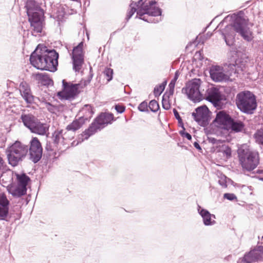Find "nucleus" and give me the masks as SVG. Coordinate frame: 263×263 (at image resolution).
I'll return each instance as SVG.
<instances>
[{
    "label": "nucleus",
    "mask_w": 263,
    "mask_h": 263,
    "mask_svg": "<svg viewBox=\"0 0 263 263\" xmlns=\"http://www.w3.org/2000/svg\"><path fill=\"white\" fill-rule=\"evenodd\" d=\"M130 10L128 11L126 19L128 20L137 11V17L148 23H158L160 19L154 18L153 16H160L161 11L156 6L155 1H148L147 0H140L138 3L132 2L130 5Z\"/></svg>",
    "instance_id": "nucleus-1"
},
{
    "label": "nucleus",
    "mask_w": 263,
    "mask_h": 263,
    "mask_svg": "<svg viewBox=\"0 0 263 263\" xmlns=\"http://www.w3.org/2000/svg\"><path fill=\"white\" fill-rule=\"evenodd\" d=\"M234 31L248 42L251 41L253 38V33L248 27L247 21L241 17H237L233 25L227 26L222 32L226 43L229 46L234 44Z\"/></svg>",
    "instance_id": "nucleus-2"
},
{
    "label": "nucleus",
    "mask_w": 263,
    "mask_h": 263,
    "mask_svg": "<svg viewBox=\"0 0 263 263\" xmlns=\"http://www.w3.org/2000/svg\"><path fill=\"white\" fill-rule=\"evenodd\" d=\"M238 155L242 167L247 171L254 170L259 163L258 153L250 151L246 145H242L238 148Z\"/></svg>",
    "instance_id": "nucleus-3"
},
{
    "label": "nucleus",
    "mask_w": 263,
    "mask_h": 263,
    "mask_svg": "<svg viewBox=\"0 0 263 263\" xmlns=\"http://www.w3.org/2000/svg\"><path fill=\"white\" fill-rule=\"evenodd\" d=\"M238 73L236 65L230 64L223 67L213 65L210 69V77L216 82H226L230 80L233 74Z\"/></svg>",
    "instance_id": "nucleus-4"
},
{
    "label": "nucleus",
    "mask_w": 263,
    "mask_h": 263,
    "mask_svg": "<svg viewBox=\"0 0 263 263\" xmlns=\"http://www.w3.org/2000/svg\"><path fill=\"white\" fill-rule=\"evenodd\" d=\"M236 104L242 112L248 114H252L257 107L255 96L249 91L238 93L236 98Z\"/></svg>",
    "instance_id": "nucleus-5"
},
{
    "label": "nucleus",
    "mask_w": 263,
    "mask_h": 263,
    "mask_svg": "<svg viewBox=\"0 0 263 263\" xmlns=\"http://www.w3.org/2000/svg\"><path fill=\"white\" fill-rule=\"evenodd\" d=\"M113 115L110 113L101 114L91 124L89 128L85 130L79 137L80 142L87 140L98 130L103 128L108 124L111 123L113 120Z\"/></svg>",
    "instance_id": "nucleus-6"
},
{
    "label": "nucleus",
    "mask_w": 263,
    "mask_h": 263,
    "mask_svg": "<svg viewBox=\"0 0 263 263\" xmlns=\"http://www.w3.org/2000/svg\"><path fill=\"white\" fill-rule=\"evenodd\" d=\"M28 147L19 141H16L8 149L7 157L9 163L13 166H16L25 158Z\"/></svg>",
    "instance_id": "nucleus-7"
},
{
    "label": "nucleus",
    "mask_w": 263,
    "mask_h": 263,
    "mask_svg": "<svg viewBox=\"0 0 263 263\" xmlns=\"http://www.w3.org/2000/svg\"><path fill=\"white\" fill-rule=\"evenodd\" d=\"M43 58V54L41 50H39V46H37L35 50L32 53L30 58L31 64L35 68L41 70H46L51 72L55 71L54 67V63L47 64L46 59ZM54 62V61L53 62Z\"/></svg>",
    "instance_id": "nucleus-8"
},
{
    "label": "nucleus",
    "mask_w": 263,
    "mask_h": 263,
    "mask_svg": "<svg viewBox=\"0 0 263 263\" xmlns=\"http://www.w3.org/2000/svg\"><path fill=\"white\" fill-rule=\"evenodd\" d=\"M201 81L199 79H194L186 84L182 92H185L188 98L194 101L199 102L202 99V95L199 90Z\"/></svg>",
    "instance_id": "nucleus-9"
},
{
    "label": "nucleus",
    "mask_w": 263,
    "mask_h": 263,
    "mask_svg": "<svg viewBox=\"0 0 263 263\" xmlns=\"http://www.w3.org/2000/svg\"><path fill=\"white\" fill-rule=\"evenodd\" d=\"M63 89L58 93L61 99L71 100L74 99L78 93L79 84H72L67 82L65 80L62 81Z\"/></svg>",
    "instance_id": "nucleus-10"
},
{
    "label": "nucleus",
    "mask_w": 263,
    "mask_h": 263,
    "mask_svg": "<svg viewBox=\"0 0 263 263\" xmlns=\"http://www.w3.org/2000/svg\"><path fill=\"white\" fill-rule=\"evenodd\" d=\"M84 43L81 42L74 47L70 54L72 60L73 69L79 72L84 63V52L83 50Z\"/></svg>",
    "instance_id": "nucleus-11"
},
{
    "label": "nucleus",
    "mask_w": 263,
    "mask_h": 263,
    "mask_svg": "<svg viewBox=\"0 0 263 263\" xmlns=\"http://www.w3.org/2000/svg\"><path fill=\"white\" fill-rule=\"evenodd\" d=\"M85 110L88 111V114L85 117H79L78 119L74 120L71 124H69L67 126L66 129L68 130L67 132L68 133L70 131L74 132L80 128L82 125L85 123V121H87L91 117L93 111L92 110L91 106L89 105H85L82 108V111H84Z\"/></svg>",
    "instance_id": "nucleus-12"
},
{
    "label": "nucleus",
    "mask_w": 263,
    "mask_h": 263,
    "mask_svg": "<svg viewBox=\"0 0 263 263\" xmlns=\"http://www.w3.org/2000/svg\"><path fill=\"white\" fill-rule=\"evenodd\" d=\"M205 97L215 107L221 108L223 106L222 96L218 88L212 87L208 89Z\"/></svg>",
    "instance_id": "nucleus-13"
},
{
    "label": "nucleus",
    "mask_w": 263,
    "mask_h": 263,
    "mask_svg": "<svg viewBox=\"0 0 263 263\" xmlns=\"http://www.w3.org/2000/svg\"><path fill=\"white\" fill-rule=\"evenodd\" d=\"M30 159L34 163L37 162L42 158L43 149L37 138H33L30 142Z\"/></svg>",
    "instance_id": "nucleus-14"
},
{
    "label": "nucleus",
    "mask_w": 263,
    "mask_h": 263,
    "mask_svg": "<svg viewBox=\"0 0 263 263\" xmlns=\"http://www.w3.org/2000/svg\"><path fill=\"white\" fill-rule=\"evenodd\" d=\"M263 257V246H258L246 253L241 260V263H254Z\"/></svg>",
    "instance_id": "nucleus-15"
},
{
    "label": "nucleus",
    "mask_w": 263,
    "mask_h": 263,
    "mask_svg": "<svg viewBox=\"0 0 263 263\" xmlns=\"http://www.w3.org/2000/svg\"><path fill=\"white\" fill-rule=\"evenodd\" d=\"M195 111L192 113L194 120L201 126H205L208 124V108L206 106H202L197 108Z\"/></svg>",
    "instance_id": "nucleus-16"
},
{
    "label": "nucleus",
    "mask_w": 263,
    "mask_h": 263,
    "mask_svg": "<svg viewBox=\"0 0 263 263\" xmlns=\"http://www.w3.org/2000/svg\"><path fill=\"white\" fill-rule=\"evenodd\" d=\"M41 51L43 54V58L46 59V63L47 64H52V61H54V67H55V70L58 64V59L59 58L58 53L54 50H48L46 47L41 49Z\"/></svg>",
    "instance_id": "nucleus-17"
},
{
    "label": "nucleus",
    "mask_w": 263,
    "mask_h": 263,
    "mask_svg": "<svg viewBox=\"0 0 263 263\" xmlns=\"http://www.w3.org/2000/svg\"><path fill=\"white\" fill-rule=\"evenodd\" d=\"M232 119L230 115L224 110H221L217 113L214 122L222 128L227 129Z\"/></svg>",
    "instance_id": "nucleus-18"
},
{
    "label": "nucleus",
    "mask_w": 263,
    "mask_h": 263,
    "mask_svg": "<svg viewBox=\"0 0 263 263\" xmlns=\"http://www.w3.org/2000/svg\"><path fill=\"white\" fill-rule=\"evenodd\" d=\"M29 20L30 22L31 27L33 30L32 33H41L43 28L41 15L37 12H34L32 16L29 17Z\"/></svg>",
    "instance_id": "nucleus-19"
},
{
    "label": "nucleus",
    "mask_w": 263,
    "mask_h": 263,
    "mask_svg": "<svg viewBox=\"0 0 263 263\" xmlns=\"http://www.w3.org/2000/svg\"><path fill=\"white\" fill-rule=\"evenodd\" d=\"M19 90L21 96L28 103H31L33 101V96L32 95L30 89L26 82L21 83Z\"/></svg>",
    "instance_id": "nucleus-20"
},
{
    "label": "nucleus",
    "mask_w": 263,
    "mask_h": 263,
    "mask_svg": "<svg viewBox=\"0 0 263 263\" xmlns=\"http://www.w3.org/2000/svg\"><path fill=\"white\" fill-rule=\"evenodd\" d=\"M9 202L4 194H0V220H5L8 215Z\"/></svg>",
    "instance_id": "nucleus-21"
},
{
    "label": "nucleus",
    "mask_w": 263,
    "mask_h": 263,
    "mask_svg": "<svg viewBox=\"0 0 263 263\" xmlns=\"http://www.w3.org/2000/svg\"><path fill=\"white\" fill-rule=\"evenodd\" d=\"M198 211L202 218L203 223L205 226H211L215 223V216L211 214L206 210L201 209L200 206L198 207Z\"/></svg>",
    "instance_id": "nucleus-22"
},
{
    "label": "nucleus",
    "mask_w": 263,
    "mask_h": 263,
    "mask_svg": "<svg viewBox=\"0 0 263 263\" xmlns=\"http://www.w3.org/2000/svg\"><path fill=\"white\" fill-rule=\"evenodd\" d=\"M49 129V125L46 123H41L39 120L30 129L32 133L40 135H45L48 133Z\"/></svg>",
    "instance_id": "nucleus-23"
},
{
    "label": "nucleus",
    "mask_w": 263,
    "mask_h": 263,
    "mask_svg": "<svg viewBox=\"0 0 263 263\" xmlns=\"http://www.w3.org/2000/svg\"><path fill=\"white\" fill-rule=\"evenodd\" d=\"M216 153H219L223 157L224 160L228 159L231 157V149L223 142H222L217 148L214 151Z\"/></svg>",
    "instance_id": "nucleus-24"
},
{
    "label": "nucleus",
    "mask_w": 263,
    "mask_h": 263,
    "mask_svg": "<svg viewBox=\"0 0 263 263\" xmlns=\"http://www.w3.org/2000/svg\"><path fill=\"white\" fill-rule=\"evenodd\" d=\"M63 132L62 129H57L53 133L52 138L55 146L60 143L64 144V140H66V135H68V133L65 132L63 134Z\"/></svg>",
    "instance_id": "nucleus-25"
},
{
    "label": "nucleus",
    "mask_w": 263,
    "mask_h": 263,
    "mask_svg": "<svg viewBox=\"0 0 263 263\" xmlns=\"http://www.w3.org/2000/svg\"><path fill=\"white\" fill-rule=\"evenodd\" d=\"M8 191L14 197H20L26 193L27 188L16 184L8 186Z\"/></svg>",
    "instance_id": "nucleus-26"
},
{
    "label": "nucleus",
    "mask_w": 263,
    "mask_h": 263,
    "mask_svg": "<svg viewBox=\"0 0 263 263\" xmlns=\"http://www.w3.org/2000/svg\"><path fill=\"white\" fill-rule=\"evenodd\" d=\"M24 125L30 130L38 120L34 116L31 114H23L21 118Z\"/></svg>",
    "instance_id": "nucleus-27"
},
{
    "label": "nucleus",
    "mask_w": 263,
    "mask_h": 263,
    "mask_svg": "<svg viewBox=\"0 0 263 263\" xmlns=\"http://www.w3.org/2000/svg\"><path fill=\"white\" fill-rule=\"evenodd\" d=\"M243 127L244 125L242 122L234 120L232 119L227 129H231L232 130L235 132H239L242 130Z\"/></svg>",
    "instance_id": "nucleus-28"
},
{
    "label": "nucleus",
    "mask_w": 263,
    "mask_h": 263,
    "mask_svg": "<svg viewBox=\"0 0 263 263\" xmlns=\"http://www.w3.org/2000/svg\"><path fill=\"white\" fill-rule=\"evenodd\" d=\"M17 180V184L22 187L27 188V185L28 182L30 181V178L25 174H15Z\"/></svg>",
    "instance_id": "nucleus-29"
},
{
    "label": "nucleus",
    "mask_w": 263,
    "mask_h": 263,
    "mask_svg": "<svg viewBox=\"0 0 263 263\" xmlns=\"http://www.w3.org/2000/svg\"><path fill=\"white\" fill-rule=\"evenodd\" d=\"M36 80H39L44 85H49L52 80L48 74L44 73H38L34 74Z\"/></svg>",
    "instance_id": "nucleus-30"
},
{
    "label": "nucleus",
    "mask_w": 263,
    "mask_h": 263,
    "mask_svg": "<svg viewBox=\"0 0 263 263\" xmlns=\"http://www.w3.org/2000/svg\"><path fill=\"white\" fill-rule=\"evenodd\" d=\"M166 81H164L162 84L158 86H156L154 90V93L156 97L160 96L164 90L165 85H166Z\"/></svg>",
    "instance_id": "nucleus-31"
},
{
    "label": "nucleus",
    "mask_w": 263,
    "mask_h": 263,
    "mask_svg": "<svg viewBox=\"0 0 263 263\" xmlns=\"http://www.w3.org/2000/svg\"><path fill=\"white\" fill-rule=\"evenodd\" d=\"M148 106L151 110L153 112L157 111L159 108L158 102L154 100L150 101Z\"/></svg>",
    "instance_id": "nucleus-32"
},
{
    "label": "nucleus",
    "mask_w": 263,
    "mask_h": 263,
    "mask_svg": "<svg viewBox=\"0 0 263 263\" xmlns=\"http://www.w3.org/2000/svg\"><path fill=\"white\" fill-rule=\"evenodd\" d=\"M104 74L108 82L111 81L112 79L113 70L110 68H105L104 71Z\"/></svg>",
    "instance_id": "nucleus-33"
},
{
    "label": "nucleus",
    "mask_w": 263,
    "mask_h": 263,
    "mask_svg": "<svg viewBox=\"0 0 263 263\" xmlns=\"http://www.w3.org/2000/svg\"><path fill=\"white\" fill-rule=\"evenodd\" d=\"M256 141L262 144H263V129L259 130L255 135Z\"/></svg>",
    "instance_id": "nucleus-34"
},
{
    "label": "nucleus",
    "mask_w": 263,
    "mask_h": 263,
    "mask_svg": "<svg viewBox=\"0 0 263 263\" xmlns=\"http://www.w3.org/2000/svg\"><path fill=\"white\" fill-rule=\"evenodd\" d=\"M209 140L211 143H212L214 144V146L213 147L214 149V151L217 148V146H218V145H220L223 142L221 140H217L214 138H209Z\"/></svg>",
    "instance_id": "nucleus-35"
},
{
    "label": "nucleus",
    "mask_w": 263,
    "mask_h": 263,
    "mask_svg": "<svg viewBox=\"0 0 263 263\" xmlns=\"http://www.w3.org/2000/svg\"><path fill=\"white\" fill-rule=\"evenodd\" d=\"M165 95L163 97L162 103V106L164 109L166 110H168L171 107V105L170 103L168 102V100L165 98Z\"/></svg>",
    "instance_id": "nucleus-36"
},
{
    "label": "nucleus",
    "mask_w": 263,
    "mask_h": 263,
    "mask_svg": "<svg viewBox=\"0 0 263 263\" xmlns=\"http://www.w3.org/2000/svg\"><path fill=\"white\" fill-rule=\"evenodd\" d=\"M36 5L35 1L33 0H28L26 3V7H27L28 10L33 9Z\"/></svg>",
    "instance_id": "nucleus-37"
},
{
    "label": "nucleus",
    "mask_w": 263,
    "mask_h": 263,
    "mask_svg": "<svg viewBox=\"0 0 263 263\" xmlns=\"http://www.w3.org/2000/svg\"><path fill=\"white\" fill-rule=\"evenodd\" d=\"M223 197L230 201H233L237 199L236 196L232 193H225L223 195Z\"/></svg>",
    "instance_id": "nucleus-38"
},
{
    "label": "nucleus",
    "mask_w": 263,
    "mask_h": 263,
    "mask_svg": "<svg viewBox=\"0 0 263 263\" xmlns=\"http://www.w3.org/2000/svg\"><path fill=\"white\" fill-rule=\"evenodd\" d=\"M147 103L143 102L140 104L138 106V109L141 111H145L147 110Z\"/></svg>",
    "instance_id": "nucleus-39"
},
{
    "label": "nucleus",
    "mask_w": 263,
    "mask_h": 263,
    "mask_svg": "<svg viewBox=\"0 0 263 263\" xmlns=\"http://www.w3.org/2000/svg\"><path fill=\"white\" fill-rule=\"evenodd\" d=\"M219 184L223 187H227L226 177L225 176H221L220 180L218 181Z\"/></svg>",
    "instance_id": "nucleus-40"
},
{
    "label": "nucleus",
    "mask_w": 263,
    "mask_h": 263,
    "mask_svg": "<svg viewBox=\"0 0 263 263\" xmlns=\"http://www.w3.org/2000/svg\"><path fill=\"white\" fill-rule=\"evenodd\" d=\"M46 107L47 108V109L51 112H54L55 111L57 110V108L54 106L52 105L49 103H46Z\"/></svg>",
    "instance_id": "nucleus-41"
},
{
    "label": "nucleus",
    "mask_w": 263,
    "mask_h": 263,
    "mask_svg": "<svg viewBox=\"0 0 263 263\" xmlns=\"http://www.w3.org/2000/svg\"><path fill=\"white\" fill-rule=\"evenodd\" d=\"M115 109L119 113H122L125 110L124 107L120 105H116Z\"/></svg>",
    "instance_id": "nucleus-42"
},
{
    "label": "nucleus",
    "mask_w": 263,
    "mask_h": 263,
    "mask_svg": "<svg viewBox=\"0 0 263 263\" xmlns=\"http://www.w3.org/2000/svg\"><path fill=\"white\" fill-rule=\"evenodd\" d=\"M180 134L183 137L186 138L188 140H191L192 136L189 133L181 132Z\"/></svg>",
    "instance_id": "nucleus-43"
},
{
    "label": "nucleus",
    "mask_w": 263,
    "mask_h": 263,
    "mask_svg": "<svg viewBox=\"0 0 263 263\" xmlns=\"http://www.w3.org/2000/svg\"><path fill=\"white\" fill-rule=\"evenodd\" d=\"M173 111H174V115H175L176 118L177 119H178L179 121H181V119L180 117V116H179L178 111L175 109H174Z\"/></svg>",
    "instance_id": "nucleus-44"
},
{
    "label": "nucleus",
    "mask_w": 263,
    "mask_h": 263,
    "mask_svg": "<svg viewBox=\"0 0 263 263\" xmlns=\"http://www.w3.org/2000/svg\"><path fill=\"white\" fill-rule=\"evenodd\" d=\"M174 91V89L169 88L168 92L167 97L169 98L170 96H172Z\"/></svg>",
    "instance_id": "nucleus-45"
},
{
    "label": "nucleus",
    "mask_w": 263,
    "mask_h": 263,
    "mask_svg": "<svg viewBox=\"0 0 263 263\" xmlns=\"http://www.w3.org/2000/svg\"><path fill=\"white\" fill-rule=\"evenodd\" d=\"M88 111L87 110H85L84 111H82V109L80 110V114L83 115V116H81L80 117H85Z\"/></svg>",
    "instance_id": "nucleus-46"
},
{
    "label": "nucleus",
    "mask_w": 263,
    "mask_h": 263,
    "mask_svg": "<svg viewBox=\"0 0 263 263\" xmlns=\"http://www.w3.org/2000/svg\"><path fill=\"white\" fill-rule=\"evenodd\" d=\"M175 83H176L174 82V81L173 82L171 81L168 85L169 88L174 89Z\"/></svg>",
    "instance_id": "nucleus-47"
},
{
    "label": "nucleus",
    "mask_w": 263,
    "mask_h": 263,
    "mask_svg": "<svg viewBox=\"0 0 263 263\" xmlns=\"http://www.w3.org/2000/svg\"><path fill=\"white\" fill-rule=\"evenodd\" d=\"M178 72L176 71V73H175V76H174V78L173 80H172V82H173L176 83L177 80L178 79Z\"/></svg>",
    "instance_id": "nucleus-48"
},
{
    "label": "nucleus",
    "mask_w": 263,
    "mask_h": 263,
    "mask_svg": "<svg viewBox=\"0 0 263 263\" xmlns=\"http://www.w3.org/2000/svg\"><path fill=\"white\" fill-rule=\"evenodd\" d=\"M194 145L197 149H200L201 148L200 146H199V144L197 143V142H195L194 144Z\"/></svg>",
    "instance_id": "nucleus-49"
},
{
    "label": "nucleus",
    "mask_w": 263,
    "mask_h": 263,
    "mask_svg": "<svg viewBox=\"0 0 263 263\" xmlns=\"http://www.w3.org/2000/svg\"><path fill=\"white\" fill-rule=\"evenodd\" d=\"M46 149L48 151H53V148H52L51 146H48V144L47 145Z\"/></svg>",
    "instance_id": "nucleus-50"
},
{
    "label": "nucleus",
    "mask_w": 263,
    "mask_h": 263,
    "mask_svg": "<svg viewBox=\"0 0 263 263\" xmlns=\"http://www.w3.org/2000/svg\"><path fill=\"white\" fill-rule=\"evenodd\" d=\"M78 144H79V142H77L76 143V142H75V141H73V142L71 143V144H72V146H76V145H77Z\"/></svg>",
    "instance_id": "nucleus-51"
},
{
    "label": "nucleus",
    "mask_w": 263,
    "mask_h": 263,
    "mask_svg": "<svg viewBox=\"0 0 263 263\" xmlns=\"http://www.w3.org/2000/svg\"><path fill=\"white\" fill-rule=\"evenodd\" d=\"M5 174H3L1 175V176L0 177V181L4 180L3 178L5 177Z\"/></svg>",
    "instance_id": "nucleus-52"
},
{
    "label": "nucleus",
    "mask_w": 263,
    "mask_h": 263,
    "mask_svg": "<svg viewBox=\"0 0 263 263\" xmlns=\"http://www.w3.org/2000/svg\"><path fill=\"white\" fill-rule=\"evenodd\" d=\"M60 17H59V16H58V21H60Z\"/></svg>",
    "instance_id": "nucleus-53"
},
{
    "label": "nucleus",
    "mask_w": 263,
    "mask_h": 263,
    "mask_svg": "<svg viewBox=\"0 0 263 263\" xmlns=\"http://www.w3.org/2000/svg\"><path fill=\"white\" fill-rule=\"evenodd\" d=\"M260 180H261L263 181V178H260Z\"/></svg>",
    "instance_id": "nucleus-54"
},
{
    "label": "nucleus",
    "mask_w": 263,
    "mask_h": 263,
    "mask_svg": "<svg viewBox=\"0 0 263 263\" xmlns=\"http://www.w3.org/2000/svg\"><path fill=\"white\" fill-rule=\"evenodd\" d=\"M261 239H263V236H262Z\"/></svg>",
    "instance_id": "nucleus-55"
},
{
    "label": "nucleus",
    "mask_w": 263,
    "mask_h": 263,
    "mask_svg": "<svg viewBox=\"0 0 263 263\" xmlns=\"http://www.w3.org/2000/svg\"><path fill=\"white\" fill-rule=\"evenodd\" d=\"M261 243L263 244V242H261Z\"/></svg>",
    "instance_id": "nucleus-56"
}]
</instances>
